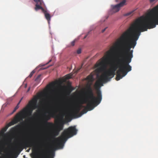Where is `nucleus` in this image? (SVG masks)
<instances>
[{
    "label": "nucleus",
    "mask_w": 158,
    "mask_h": 158,
    "mask_svg": "<svg viewBox=\"0 0 158 158\" xmlns=\"http://www.w3.org/2000/svg\"><path fill=\"white\" fill-rule=\"evenodd\" d=\"M61 110V108L58 107L55 108L52 111L48 113V115H46V113L43 114L44 120L45 121L44 125L46 127L51 128H53L54 127V125L52 123L48 122L47 121L50 120L51 117H54L56 115V113Z\"/></svg>",
    "instance_id": "obj_8"
},
{
    "label": "nucleus",
    "mask_w": 158,
    "mask_h": 158,
    "mask_svg": "<svg viewBox=\"0 0 158 158\" xmlns=\"http://www.w3.org/2000/svg\"><path fill=\"white\" fill-rule=\"evenodd\" d=\"M30 88H29V89H28V91H29V90H30Z\"/></svg>",
    "instance_id": "obj_37"
},
{
    "label": "nucleus",
    "mask_w": 158,
    "mask_h": 158,
    "mask_svg": "<svg viewBox=\"0 0 158 158\" xmlns=\"http://www.w3.org/2000/svg\"><path fill=\"white\" fill-rule=\"evenodd\" d=\"M133 11L130 12H129L127 13L125 15L126 16H128L131 15Z\"/></svg>",
    "instance_id": "obj_25"
},
{
    "label": "nucleus",
    "mask_w": 158,
    "mask_h": 158,
    "mask_svg": "<svg viewBox=\"0 0 158 158\" xmlns=\"http://www.w3.org/2000/svg\"><path fill=\"white\" fill-rule=\"evenodd\" d=\"M19 127V126L17 125V126H16L14 127H12L10 130V132L11 133H13L15 132L17 130V127Z\"/></svg>",
    "instance_id": "obj_18"
},
{
    "label": "nucleus",
    "mask_w": 158,
    "mask_h": 158,
    "mask_svg": "<svg viewBox=\"0 0 158 158\" xmlns=\"http://www.w3.org/2000/svg\"><path fill=\"white\" fill-rule=\"evenodd\" d=\"M54 156L55 153L53 151H51L49 156H44L43 158H54Z\"/></svg>",
    "instance_id": "obj_16"
},
{
    "label": "nucleus",
    "mask_w": 158,
    "mask_h": 158,
    "mask_svg": "<svg viewBox=\"0 0 158 158\" xmlns=\"http://www.w3.org/2000/svg\"><path fill=\"white\" fill-rule=\"evenodd\" d=\"M156 25H158V14L152 9L145 16H142L137 19L119 39L120 57L122 52L125 55H127L131 49L135 48L141 32L154 28Z\"/></svg>",
    "instance_id": "obj_1"
},
{
    "label": "nucleus",
    "mask_w": 158,
    "mask_h": 158,
    "mask_svg": "<svg viewBox=\"0 0 158 158\" xmlns=\"http://www.w3.org/2000/svg\"><path fill=\"white\" fill-rule=\"evenodd\" d=\"M38 145L33 140H26L20 144L21 148H32L34 149L36 148Z\"/></svg>",
    "instance_id": "obj_10"
},
{
    "label": "nucleus",
    "mask_w": 158,
    "mask_h": 158,
    "mask_svg": "<svg viewBox=\"0 0 158 158\" xmlns=\"http://www.w3.org/2000/svg\"><path fill=\"white\" fill-rule=\"evenodd\" d=\"M5 156H0V158H5Z\"/></svg>",
    "instance_id": "obj_33"
},
{
    "label": "nucleus",
    "mask_w": 158,
    "mask_h": 158,
    "mask_svg": "<svg viewBox=\"0 0 158 158\" xmlns=\"http://www.w3.org/2000/svg\"><path fill=\"white\" fill-rule=\"evenodd\" d=\"M115 1L117 2H118L119 1V0H115Z\"/></svg>",
    "instance_id": "obj_34"
},
{
    "label": "nucleus",
    "mask_w": 158,
    "mask_h": 158,
    "mask_svg": "<svg viewBox=\"0 0 158 158\" xmlns=\"http://www.w3.org/2000/svg\"><path fill=\"white\" fill-rule=\"evenodd\" d=\"M35 2H40V4H41L43 3V0H33Z\"/></svg>",
    "instance_id": "obj_22"
},
{
    "label": "nucleus",
    "mask_w": 158,
    "mask_h": 158,
    "mask_svg": "<svg viewBox=\"0 0 158 158\" xmlns=\"http://www.w3.org/2000/svg\"><path fill=\"white\" fill-rule=\"evenodd\" d=\"M21 100L18 103V104L15 107V110H16L19 108V103H20V102L21 101Z\"/></svg>",
    "instance_id": "obj_27"
},
{
    "label": "nucleus",
    "mask_w": 158,
    "mask_h": 158,
    "mask_svg": "<svg viewBox=\"0 0 158 158\" xmlns=\"http://www.w3.org/2000/svg\"><path fill=\"white\" fill-rule=\"evenodd\" d=\"M107 27H106L104 29H103L102 30V33L104 32L106 30V29H107Z\"/></svg>",
    "instance_id": "obj_29"
},
{
    "label": "nucleus",
    "mask_w": 158,
    "mask_h": 158,
    "mask_svg": "<svg viewBox=\"0 0 158 158\" xmlns=\"http://www.w3.org/2000/svg\"><path fill=\"white\" fill-rule=\"evenodd\" d=\"M88 110H90L87 108V105L86 107L82 111L81 113L79 114V117L81 116L82 114L86 113Z\"/></svg>",
    "instance_id": "obj_17"
},
{
    "label": "nucleus",
    "mask_w": 158,
    "mask_h": 158,
    "mask_svg": "<svg viewBox=\"0 0 158 158\" xmlns=\"http://www.w3.org/2000/svg\"><path fill=\"white\" fill-rule=\"evenodd\" d=\"M72 77L71 75H68L66 76V79H69L71 78Z\"/></svg>",
    "instance_id": "obj_26"
},
{
    "label": "nucleus",
    "mask_w": 158,
    "mask_h": 158,
    "mask_svg": "<svg viewBox=\"0 0 158 158\" xmlns=\"http://www.w3.org/2000/svg\"><path fill=\"white\" fill-rule=\"evenodd\" d=\"M51 60H50L49 61V62H48V63H47V64H48V63H49V62H51Z\"/></svg>",
    "instance_id": "obj_36"
},
{
    "label": "nucleus",
    "mask_w": 158,
    "mask_h": 158,
    "mask_svg": "<svg viewBox=\"0 0 158 158\" xmlns=\"http://www.w3.org/2000/svg\"><path fill=\"white\" fill-rule=\"evenodd\" d=\"M133 51L130 50L128 53L127 55H125L123 52L121 53V58L122 61H123V63L119 65V69L118 71V73L120 71L122 72L124 76H126L128 72L131 70V67L129 64L131 61V59L133 57ZM118 77H120V75L118 73Z\"/></svg>",
    "instance_id": "obj_5"
},
{
    "label": "nucleus",
    "mask_w": 158,
    "mask_h": 158,
    "mask_svg": "<svg viewBox=\"0 0 158 158\" xmlns=\"http://www.w3.org/2000/svg\"><path fill=\"white\" fill-rule=\"evenodd\" d=\"M38 99L37 97H34L29 102L26 107L22 111L17 114L15 117H16L18 114L20 115L21 117V119L19 120L20 121L22 120L24 115L27 117L31 116L33 110L36 108L38 109L36 111L37 114L36 113L35 115L37 116V115L40 114L42 112V108H40L37 104Z\"/></svg>",
    "instance_id": "obj_4"
},
{
    "label": "nucleus",
    "mask_w": 158,
    "mask_h": 158,
    "mask_svg": "<svg viewBox=\"0 0 158 158\" xmlns=\"http://www.w3.org/2000/svg\"><path fill=\"white\" fill-rule=\"evenodd\" d=\"M35 71H34V70L32 71L30 73V74L29 75V76L28 77L30 78L31 77L33 76V74L35 73Z\"/></svg>",
    "instance_id": "obj_21"
},
{
    "label": "nucleus",
    "mask_w": 158,
    "mask_h": 158,
    "mask_svg": "<svg viewBox=\"0 0 158 158\" xmlns=\"http://www.w3.org/2000/svg\"><path fill=\"white\" fill-rule=\"evenodd\" d=\"M103 83L100 85L98 87L95 86L96 83L94 86L97 90V96H94L93 89L90 85L87 87L85 98L82 99L85 103H87V108L90 110H92L95 107V105H97L101 102L102 99L101 92L99 89L101 86L103 85Z\"/></svg>",
    "instance_id": "obj_3"
},
{
    "label": "nucleus",
    "mask_w": 158,
    "mask_h": 158,
    "mask_svg": "<svg viewBox=\"0 0 158 158\" xmlns=\"http://www.w3.org/2000/svg\"><path fill=\"white\" fill-rule=\"evenodd\" d=\"M63 115H62L61 116H58L57 117L56 122H57L59 124L56 126V128L54 132V134H55V136L57 135L60 131L63 129L64 124L63 120Z\"/></svg>",
    "instance_id": "obj_9"
},
{
    "label": "nucleus",
    "mask_w": 158,
    "mask_h": 158,
    "mask_svg": "<svg viewBox=\"0 0 158 158\" xmlns=\"http://www.w3.org/2000/svg\"><path fill=\"white\" fill-rule=\"evenodd\" d=\"M152 9L158 14V5Z\"/></svg>",
    "instance_id": "obj_19"
},
{
    "label": "nucleus",
    "mask_w": 158,
    "mask_h": 158,
    "mask_svg": "<svg viewBox=\"0 0 158 158\" xmlns=\"http://www.w3.org/2000/svg\"><path fill=\"white\" fill-rule=\"evenodd\" d=\"M43 13L44 14L45 17L46 19L48 21V23H49V21L51 20V16L49 13L47 12V11L44 10V11L43 12Z\"/></svg>",
    "instance_id": "obj_14"
},
{
    "label": "nucleus",
    "mask_w": 158,
    "mask_h": 158,
    "mask_svg": "<svg viewBox=\"0 0 158 158\" xmlns=\"http://www.w3.org/2000/svg\"><path fill=\"white\" fill-rule=\"evenodd\" d=\"M36 4L35 5V7L34 8L35 10L36 11H38L39 10H41L42 12H43L45 10L42 7V6L44 5V3L43 1V3L41 4H40V2H35Z\"/></svg>",
    "instance_id": "obj_13"
},
{
    "label": "nucleus",
    "mask_w": 158,
    "mask_h": 158,
    "mask_svg": "<svg viewBox=\"0 0 158 158\" xmlns=\"http://www.w3.org/2000/svg\"><path fill=\"white\" fill-rule=\"evenodd\" d=\"M81 52V49H79L77 51V53L78 54H80Z\"/></svg>",
    "instance_id": "obj_28"
},
{
    "label": "nucleus",
    "mask_w": 158,
    "mask_h": 158,
    "mask_svg": "<svg viewBox=\"0 0 158 158\" xmlns=\"http://www.w3.org/2000/svg\"><path fill=\"white\" fill-rule=\"evenodd\" d=\"M158 1V0H149V2L151 4L155 3Z\"/></svg>",
    "instance_id": "obj_20"
},
{
    "label": "nucleus",
    "mask_w": 158,
    "mask_h": 158,
    "mask_svg": "<svg viewBox=\"0 0 158 158\" xmlns=\"http://www.w3.org/2000/svg\"><path fill=\"white\" fill-rule=\"evenodd\" d=\"M86 79L89 81H92L94 79V75L91 73L88 76L86 77Z\"/></svg>",
    "instance_id": "obj_15"
},
{
    "label": "nucleus",
    "mask_w": 158,
    "mask_h": 158,
    "mask_svg": "<svg viewBox=\"0 0 158 158\" xmlns=\"http://www.w3.org/2000/svg\"><path fill=\"white\" fill-rule=\"evenodd\" d=\"M126 0H123L119 3L115 5L112 6L111 11L113 13H116L119 11L120 8L125 5Z\"/></svg>",
    "instance_id": "obj_12"
},
{
    "label": "nucleus",
    "mask_w": 158,
    "mask_h": 158,
    "mask_svg": "<svg viewBox=\"0 0 158 158\" xmlns=\"http://www.w3.org/2000/svg\"><path fill=\"white\" fill-rule=\"evenodd\" d=\"M85 103L83 99L81 100L79 102V103L77 104L73 109L72 113L75 115H77L79 113L82 108L84 107L82 104Z\"/></svg>",
    "instance_id": "obj_11"
},
{
    "label": "nucleus",
    "mask_w": 158,
    "mask_h": 158,
    "mask_svg": "<svg viewBox=\"0 0 158 158\" xmlns=\"http://www.w3.org/2000/svg\"><path fill=\"white\" fill-rule=\"evenodd\" d=\"M16 110H15V109H14V110H13V112H12V113H14V112H15V111H16Z\"/></svg>",
    "instance_id": "obj_32"
},
{
    "label": "nucleus",
    "mask_w": 158,
    "mask_h": 158,
    "mask_svg": "<svg viewBox=\"0 0 158 158\" xmlns=\"http://www.w3.org/2000/svg\"><path fill=\"white\" fill-rule=\"evenodd\" d=\"M21 119L20 115L18 114L16 117H15L14 119L7 124L5 127L2 128L0 131V153L2 152L5 147V138L6 135L4 132L9 127L19 122Z\"/></svg>",
    "instance_id": "obj_7"
},
{
    "label": "nucleus",
    "mask_w": 158,
    "mask_h": 158,
    "mask_svg": "<svg viewBox=\"0 0 158 158\" xmlns=\"http://www.w3.org/2000/svg\"><path fill=\"white\" fill-rule=\"evenodd\" d=\"M87 36V35H85V37H84V39Z\"/></svg>",
    "instance_id": "obj_35"
},
{
    "label": "nucleus",
    "mask_w": 158,
    "mask_h": 158,
    "mask_svg": "<svg viewBox=\"0 0 158 158\" xmlns=\"http://www.w3.org/2000/svg\"><path fill=\"white\" fill-rule=\"evenodd\" d=\"M81 68H80L76 72V73H77L78 71L81 69Z\"/></svg>",
    "instance_id": "obj_31"
},
{
    "label": "nucleus",
    "mask_w": 158,
    "mask_h": 158,
    "mask_svg": "<svg viewBox=\"0 0 158 158\" xmlns=\"http://www.w3.org/2000/svg\"><path fill=\"white\" fill-rule=\"evenodd\" d=\"M76 41V40H75L71 42V44L72 46H73L74 45Z\"/></svg>",
    "instance_id": "obj_24"
},
{
    "label": "nucleus",
    "mask_w": 158,
    "mask_h": 158,
    "mask_svg": "<svg viewBox=\"0 0 158 158\" xmlns=\"http://www.w3.org/2000/svg\"><path fill=\"white\" fill-rule=\"evenodd\" d=\"M113 56L112 50H110L107 51L106 55L103 57L102 60L96 65V67H98V68L96 71L97 72L99 73L103 72L102 75L96 82L95 86L97 87H99L100 84H102V83L106 82L113 77L118 68V69L117 71L116 80L118 81L125 76H123L124 74L122 72L120 71L118 73L120 75V77H118V72L119 69V65L123 63V61L121 60V59L118 60L116 64L111 65V67L109 69H106L107 62L112 58Z\"/></svg>",
    "instance_id": "obj_2"
},
{
    "label": "nucleus",
    "mask_w": 158,
    "mask_h": 158,
    "mask_svg": "<svg viewBox=\"0 0 158 158\" xmlns=\"http://www.w3.org/2000/svg\"><path fill=\"white\" fill-rule=\"evenodd\" d=\"M41 75H38L37 77L35 79V81H38L40 80V77Z\"/></svg>",
    "instance_id": "obj_23"
},
{
    "label": "nucleus",
    "mask_w": 158,
    "mask_h": 158,
    "mask_svg": "<svg viewBox=\"0 0 158 158\" xmlns=\"http://www.w3.org/2000/svg\"><path fill=\"white\" fill-rule=\"evenodd\" d=\"M69 88L71 89V90H73V89H72L73 88H72V87L71 85H70L69 86Z\"/></svg>",
    "instance_id": "obj_30"
},
{
    "label": "nucleus",
    "mask_w": 158,
    "mask_h": 158,
    "mask_svg": "<svg viewBox=\"0 0 158 158\" xmlns=\"http://www.w3.org/2000/svg\"><path fill=\"white\" fill-rule=\"evenodd\" d=\"M77 130L76 126H71L64 130L62 133L61 136L56 139V143L58 146L62 147L64 143L68 138H70L77 134Z\"/></svg>",
    "instance_id": "obj_6"
}]
</instances>
